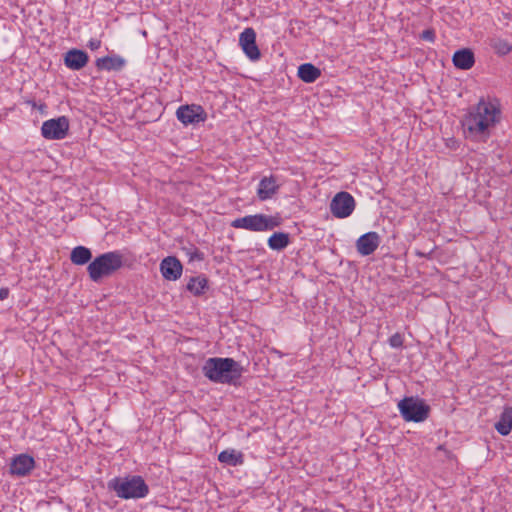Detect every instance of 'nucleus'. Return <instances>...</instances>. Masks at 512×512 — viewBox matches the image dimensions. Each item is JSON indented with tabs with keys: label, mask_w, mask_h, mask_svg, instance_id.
<instances>
[{
	"label": "nucleus",
	"mask_w": 512,
	"mask_h": 512,
	"mask_svg": "<svg viewBox=\"0 0 512 512\" xmlns=\"http://www.w3.org/2000/svg\"><path fill=\"white\" fill-rule=\"evenodd\" d=\"M501 119V110L498 105L480 99L470 107L463 116L462 127L467 139L476 142H486L493 129Z\"/></svg>",
	"instance_id": "f257e3e1"
},
{
	"label": "nucleus",
	"mask_w": 512,
	"mask_h": 512,
	"mask_svg": "<svg viewBox=\"0 0 512 512\" xmlns=\"http://www.w3.org/2000/svg\"><path fill=\"white\" fill-rule=\"evenodd\" d=\"M203 374L214 383L238 385L244 368L233 358H208L203 367Z\"/></svg>",
	"instance_id": "f03ea898"
},
{
	"label": "nucleus",
	"mask_w": 512,
	"mask_h": 512,
	"mask_svg": "<svg viewBox=\"0 0 512 512\" xmlns=\"http://www.w3.org/2000/svg\"><path fill=\"white\" fill-rule=\"evenodd\" d=\"M124 266V256L120 251H109L95 257L87 266L91 281L99 283L115 274Z\"/></svg>",
	"instance_id": "7ed1b4c3"
},
{
	"label": "nucleus",
	"mask_w": 512,
	"mask_h": 512,
	"mask_svg": "<svg viewBox=\"0 0 512 512\" xmlns=\"http://www.w3.org/2000/svg\"><path fill=\"white\" fill-rule=\"evenodd\" d=\"M107 488L121 499H141L149 494V486L139 475L114 477L107 482Z\"/></svg>",
	"instance_id": "20e7f679"
},
{
	"label": "nucleus",
	"mask_w": 512,
	"mask_h": 512,
	"mask_svg": "<svg viewBox=\"0 0 512 512\" xmlns=\"http://www.w3.org/2000/svg\"><path fill=\"white\" fill-rule=\"evenodd\" d=\"M397 407L406 422H424L431 412V407L418 396L404 397L398 402Z\"/></svg>",
	"instance_id": "39448f33"
},
{
	"label": "nucleus",
	"mask_w": 512,
	"mask_h": 512,
	"mask_svg": "<svg viewBox=\"0 0 512 512\" xmlns=\"http://www.w3.org/2000/svg\"><path fill=\"white\" fill-rule=\"evenodd\" d=\"M279 225L280 221L277 217L265 214L247 215L241 218H236L231 222V226L233 228L245 229L253 232L270 231Z\"/></svg>",
	"instance_id": "423d86ee"
},
{
	"label": "nucleus",
	"mask_w": 512,
	"mask_h": 512,
	"mask_svg": "<svg viewBox=\"0 0 512 512\" xmlns=\"http://www.w3.org/2000/svg\"><path fill=\"white\" fill-rule=\"evenodd\" d=\"M69 131V120L65 116L49 119L43 122L41 134L48 140L64 139Z\"/></svg>",
	"instance_id": "0eeeda50"
},
{
	"label": "nucleus",
	"mask_w": 512,
	"mask_h": 512,
	"mask_svg": "<svg viewBox=\"0 0 512 512\" xmlns=\"http://www.w3.org/2000/svg\"><path fill=\"white\" fill-rule=\"evenodd\" d=\"M354 197L345 191L338 192L330 202V211L339 219L349 217L355 209Z\"/></svg>",
	"instance_id": "6e6552de"
},
{
	"label": "nucleus",
	"mask_w": 512,
	"mask_h": 512,
	"mask_svg": "<svg viewBox=\"0 0 512 512\" xmlns=\"http://www.w3.org/2000/svg\"><path fill=\"white\" fill-rule=\"evenodd\" d=\"M177 119L184 125L198 124L207 118L206 112L200 105H183L176 111Z\"/></svg>",
	"instance_id": "1a4fd4ad"
},
{
	"label": "nucleus",
	"mask_w": 512,
	"mask_h": 512,
	"mask_svg": "<svg viewBox=\"0 0 512 512\" xmlns=\"http://www.w3.org/2000/svg\"><path fill=\"white\" fill-rule=\"evenodd\" d=\"M239 42L244 53L251 61H257L260 58V51L256 44V33L253 28H246L240 34Z\"/></svg>",
	"instance_id": "9d476101"
},
{
	"label": "nucleus",
	"mask_w": 512,
	"mask_h": 512,
	"mask_svg": "<svg viewBox=\"0 0 512 512\" xmlns=\"http://www.w3.org/2000/svg\"><path fill=\"white\" fill-rule=\"evenodd\" d=\"M381 243V237L377 232L371 231L361 235L356 241L357 252L361 256L373 254Z\"/></svg>",
	"instance_id": "9b49d317"
},
{
	"label": "nucleus",
	"mask_w": 512,
	"mask_h": 512,
	"mask_svg": "<svg viewBox=\"0 0 512 512\" xmlns=\"http://www.w3.org/2000/svg\"><path fill=\"white\" fill-rule=\"evenodd\" d=\"M35 467V460L28 454L15 456L10 463V474L24 477L30 474Z\"/></svg>",
	"instance_id": "f8f14e48"
},
{
	"label": "nucleus",
	"mask_w": 512,
	"mask_h": 512,
	"mask_svg": "<svg viewBox=\"0 0 512 512\" xmlns=\"http://www.w3.org/2000/svg\"><path fill=\"white\" fill-rule=\"evenodd\" d=\"M183 270L182 263L174 256L164 258L160 263V271L164 279L176 281L181 277Z\"/></svg>",
	"instance_id": "ddd939ff"
},
{
	"label": "nucleus",
	"mask_w": 512,
	"mask_h": 512,
	"mask_svg": "<svg viewBox=\"0 0 512 512\" xmlns=\"http://www.w3.org/2000/svg\"><path fill=\"white\" fill-rule=\"evenodd\" d=\"M279 187L275 176H265L259 182L257 196L261 201L271 199L278 192Z\"/></svg>",
	"instance_id": "4468645a"
},
{
	"label": "nucleus",
	"mask_w": 512,
	"mask_h": 512,
	"mask_svg": "<svg viewBox=\"0 0 512 512\" xmlns=\"http://www.w3.org/2000/svg\"><path fill=\"white\" fill-rule=\"evenodd\" d=\"M497 432L502 436H507L512 430V407H505L499 420L494 425Z\"/></svg>",
	"instance_id": "2eb2a0df"
},
{
	"label": "nucleus",
	"mask_w": 512,
	"mask_h": 512,
	"mask_svg": "<svg viewBox=\"0 0 512 512\" xmlns=\"http://www.w3.org/2000/svg\"><path fill=\"white\" fill-rule=\"evenodd\" d=\"M219 462L229 466H240L244 463V455L235 449H226L219 453Z\"/></svg>",
	"instance_id": "dca6fc26"
},
{
	"label": "nucleus",
	"mask_w": 512,
	"mask_h": 512,
	"mask_svg": "<svg viewBox=\"0 0 512 512\" xmlns=\"http://www.w3.org/2000/svg\"><path fill=\"white\" fill-rule=\"evenodd\" d=\"M208 279L204 275L191 277L187 283L186 289L194 296H202L208 290Z\"/></svg>",
	"instance_id": "f3484780"
},
{
	"label": "nucleus",
	"mask_w": 512,
	"mask_h": 512,
	"mask_svg": "<svg viewBox=\"0 0 512 512\" xmlns=\"http://www.w3.org/2000/svg\"><path fill=\"white\" fill-rule=\"evenodd\" d=\"M70 260L75 265H85L92 261V252L85 246H76L72 249Z\"/></svg>",
	"instance_id": "a211bd4d"
},
{
	"label": "nucleus",
	"mask_w": 512,
	"mask_h": 512,
	"mask_svg": "<svg viewBox=\"0 0 512 512\" xmlns=\"http://www.w3.org/2000/svg\"><path fill=\"white\" fill-rule=\"evenodd\" d=\"M268 246L275 251L285 249L290 243V237L285 232H275L268 238Z\"/></svg>",
	"instance_id": "6ab92c4d"
},
{
	"label": "nucleus",
	"mask_w": 512,
	"mask_h": 512,
	"mask_svg": "<svg viewBox=\"0 0 512 512\" xmlns=\"http://www.w3.org/2000/svg\"><path fill=\"white\" fill-rule=\"evenodd\" d=\"M297 75L303 82L313 83L321 75V70L317 66H298Z\"/></svg>",
	"instance_id": "aec40b11"
},
{
	"label": "nucleus",
	"mask_w": 512,
	"mask_h": 512,
	"mask_svg": "<svg viewBox=\"0 0 512 512\" xmlns=\"http://www.w3.org/2000/svg\"><path fill=\"white\" fill-rule=\"evenodd\" d=\"M88 54L80 49H71L64 56V64H87Z\"/></svg>",
	"instance_id": "412c9836"
},
{
	"label": "nucleus",
	"mask_w": 512,
	"mask_h": 512,
	"mask_svg": "<svg viewBox=\"0 0 512 512\" xmlns=\"http://www.w3.org/2000/svg\"><path fill=\"white\" fill-rule=\"evenodd\" d=\"M474 53L470 48L457 50L452 57V64H474Z\"/></svg>",
	"instance_id": "4be33fe9"
},
{
	"label": "nucleus",
	"mask_w": 512,
	"mask_h": 512,
	"mask_svg": "<svg viewBox=\"0 0 512 512\" xmlns=\"http://www.w3.org/2000/svg\"><path fill=\"white\" fill-rule=\"evenodd\" d=\"M494 51L499 55H506L512 50V45L506 40L496 39L492 42Z\"/></svg>",
	"instance_id": "5701e85b"
},
{
	"label": "nucleus",
	"mask_w": 512,
	"mask_h": 512,
	"mask_svg": "<svg viewBox=\"0 0 512 512\" xmlns=\"http://www.w3.org/2000/svg\"><path fill=\"white\" fill-rule=\"evenodd\" d=\"M94 64H125V60L119 55L110 54L97 58Z\"/></svg>",
	"instance_id": "b1692460"
},
{
	"label": "nucleus",
	"mask_w": 512,
	"mask_h": 512,
	"mask_svg": "<svg viewBox=\"0 0 512 512\" xmlns=\"http://www.w3.org/2000/svg\"><path fill=\"white\" fill-rule=\"evenodd\" d=\"M388 342L391 347L400 348L403 345V337L400 333H395L389 338Z\"/></svg>",
	"instance_id": "393cba45"
},
{
	"label": "nucleus",
	"mask_w": 512,
	"mask_h": 512,
	"mask_svg": "<svg viewBox=\"0 0 512 512\" xmlns=\"http://www.w3.org/2000/svg\"><path fill=\"white\" fill-rule=\"evenodd\" d=\"M420 38L424 41L433 42L435 40V31L433 29L423 30Z\"/></svg>",
	"instance_id": "a878e982"
},
{
	"label": "nucleus",
	"mask_w": 512,
	"mask_h": 512,
	"mask_svg": "<svg viewBox=\"0 0 512 512\" xmlns=\"http://www.w3.org/2000/svg\"><path fill=\"white\" fill-rule=\"evenodd\" d=\"M499 20L504 22L506 25H508L509 22L512 20V14L507 11H502L501 16L499 17Z\"/></svg>",
	"instance_id": "bb28decb"
},
{
	"label": "nucleus",
	"mask_w": 512,
	"mask_h": 512,
	"mask_svg": "<svg viewBox=\"0 0 512 512\" xmlns=\"http://www.w3.org/2000/svg\"><path fill=\"white\" fill-rule=\"evenodd\" d=\"M101 46V41L99 39H91L88 43V47L91 50H97Z\"/></svg>",
	"instance_id": "cd10ccee"
},
{
	"label": "nucleus",
	"mask_w": 512,
	"mask_h": 512,
	"mask_svg": "<svg viewBox=\"0 0 512 512\" xmlns=\"http://www.w3.org/2000/svg\"><path fill=\"white\" fill-rule=\"evenodd\" d=\"M194 259H197V260H203V253L200 252L199 250L195 249L191 254H190V260H194Z\"/></svg>",
	"instance_id": "c85d7f7f"
},
{
	"label": "nucleus",
	"mask_w": 512,
	"mask_h": 512,
	"mask_svg": "<svg viewBox=\"0 0 512 512\" xmlns=\"http://www.w3.org/2000/svg\"><path fill=\"white\" fill-rule=\"evenodd\" d=\"M9 296V289L6 287L0 288V300H5Z\"/></svg>",
	"instance_id": "c756f323"
},
{
	"label": "nucleus",
	"mask_w": 512,
	"mask_h": 512,
	"mask_svg": "<svg viewBox=\"0 0 512 512\" xmlns=\"http://www.w3.org/2000/svg\"><path fill=\"white\" fill-rule=\"evenodd\" d=\"M98 67H99V68H105V69H107V70H116V71H117V70H120V68H121L122 66H116V65H113V66H98Z\"/></svg>",
	"instance_id": "7c9ffc66"
},
{
	"label": "nucleus",
	"mask_w": 512,
	"mask_h": 512,
	"mask_svg": "<svg viewBox=\"0 0 512 512\" xmlns=\"http://www.w3.org/2000/svg\"><path fill=\"white\" fill-rule=\"evenodd\" d=\"M416 254H417L418 256H420V257H428V254H426V253L417 252Z\"/></svg>",
	"instance_id": "2f4dec72"
},
{
	"label": "nucleus",
	"mask_w": 512,
	"mask_h": 512,
	"mask_svg": "<svg viewBox=\"0 0 512 512\" xmlns=\"http://www.w3.org/2000/svg\"><path fill=\"white\" fill-rule=\"evenodd\" d=\"M457 68H460V69H469L471 68L472 66H468V65H465V66H456Z\"/></svg>",
	"instance_id": "473e14b6"
},
{
	"label": "nucleus",
	"mask_w": 512,
	"mask_h": 512,
	"mask_svg": "<svg viewBox=\"0 0 512 512\" xmlns=\"http://www.w3.org/2000/svg\"><path fill=\"white\" fill-rule=\"evenodd\" d=\"M69 67L72 69L78 70V69L82 68L83 66L77 65V66H69Z\"/></svg>",
	"instance_id": "72a5a7b5"
},
{
	"label": "nucleus",
	"mask_w": 512,
	"mask_h": 512,
	"mask_svg": "<svg viewBox=\"0 0 512 512\" xmlns=\"http://www.w3.org/2000/svg\"><path fill=\"white\" fill-rule=\"evenodd\" d=\"M449 141H450V142H453V144H455V143H456V141H455L453 138H450V139H449Z\"/></svg>",
	"instance_id": "f704fd0d"
},
{
	"label": "nucleus",
	"mask_w": 512,
	"mask_h": 512,
	"mask_svg": "<svg viewBox=\"0 0 512 512\" xmlns=\"http://www.w3.org/2000/svg\"><path fill=\"white\" fill-rule=\"evenodd\" d=\"M452 145H453V142L447 143V146H449V147H453Z\"/></svg>",
	"instance_id": "c9c22d12"
},
{
	"label": "nucleus",
	"mask_w": 512,
	"mask_h": 512,
	"mask_svg": "<svg viewBox=\"0 0 512 512\" xmlns=\"http://www.w3.org/2000/svg\"><path fill=\"white\" fill-rule=\"evenodd\" d=\"M452 145H453V142L447 143V146H449V147H453Z\"/></svg>",
	"instance_id": "e433bc0d"
}]
</instances>
